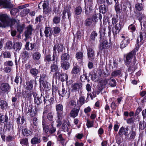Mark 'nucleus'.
Masks as SVG:
<instances>
[{
	"instance_id": "nucleus-1",
	"label": "nucleus",
	"mask_w": 146,
	"mask_h": 146,
	"mask_svg": "<svg viewBox=\"0 0 146 146\" xmlns=\"http://www.w3.org/2000/svg\"><path fill=\"white\" fill-rule=\"evenodd\" d=\"M136 51L135 50H133L127 53L126 55L125 63L126 65H129L130 64L131 59L134 57L133 61L129 66L128 70L129 72H132L134 70V65L137 62L135 57Z\"/></svg>"
},
{
	"instance_id": "nucleus-2",
	"label": "nucleus",
	"mask_w": 146,
	"mask_h": 146,
	"mask_svg": "<svg viewBox=\"0 0 146 146\" xmlns=\"http://www.w3.org/2000/svg\"><path fill=\"white\" fill-rule=\"evenodd\" d=\"M0 27H6L11 26L17 22L15 19H11L9 17V16L6 14H0Z\"/></svg>"
},
{
	"instance_id": "nucleus-3",
	"label": "nucleus",
	"mask_w": 146,
	"mask_h": 146,
	"mask_svg": "<svg viewBox=\"0 0 146 146\" xmlns=\"http://www.w3.org/2000/svg\"><path fill=\"white\" fill-rule=\"evenodd\" d=\"M24 112L27 113H29V115L31 117L35 116L37 113L38 109L36 107L34 108L32 104L29 106L28 104H25L24 108Z\"/></svg>"
},
{
	"instance_id": "nucleus-4",
	"label": "nucleus",
	"mask_w": 146,
	"mask_h": 146,
	"mask_svg": "<svg viewBox=\"0 0 146 146\" xmlns=\"http://www.w3.org/2000/svg\"><path fill=\"white\" fill-rule=\"evenodd\" d=\"M11 90V86L7 82H3L0 85V98H3L4 97L5 93L8 94Z\"/></svg>"
},
{
	"instance_id": "nucleus-5",
	"label": "nucleus",
	"mask_w": 146,
	"mask_h": 146,
	"mask_svg": "<svg viewBox=\"0 0 146 146\" xmlns=\"http://www.w3.org/2000/svg\"><path fill=\"white\" fill-rule=\"evenodd\" d=\"M32 94L34 98L35 103L36 104L39 105L42 103L43 101L44 104H45L48 103V101H47L46 100L47 97L46 98L42 96V94L39 95L35 92H33Z\"/></svg>"
},
{
	"instance_id": "nucleus-6",
	"label": "nucleus",
	"mask_w": 146,
	"mask_h": 146,
	"mask_svg": "<svg viewBox=\"0 0 146 146\" xmlns=\"http://www.w3.org/2000/svg\"><path fill=\"white\" fill-rule=\"evenodd\" d=\"M50 70V72L54 73L52 76L53 78L55 79H57L58 75L59 74L60 72L57 62H54L53 64H51Z\"/></svg>"
},
{
	"instance_id": "nucleus-7",
	"label": "nucleus",
	"mask_w": 146,
	"mask_h": 146,
	"mask_svg": "<svg viewBox=\"0 0 146 146\" xmlns=\"http://www.w3.org/2000/svg\"><path fill=\"white\" fill-rule=\"evenodd\" d=\"M88 58L90 61L94 63L96 62L97 60L95 56L94 50L91 48H87Z\"/></svg>"
},
{
	"instance_id": "nucleus-8",
	"label": "nucleus",
	"mask_w": 146,
	"mask_h": 146,
	"mask_svg": "<svg viewBox=\"0 0 146 146\" xmlns=\"http://www.w3.org/2000/svg\"><path fill=\"white\" fill-rule=\"evenodd\" d=\"M25 118L23 116L19 115L16 118V122L17 124L18 129L19 131L21 130V127H22V126L21 125L25 122Z\"/></svg>"
},
{
	"instance_id": "nucleus-9",
	"label": "nucleus",
	"mask_w": 146,
	"mask_h": 146,
	"mask_svg": "<svg viewBox=\"0 0 146 146\" xmlns=\"http://www.w3.org/2000/svg\"><path fill=\"white\" fill-rule=\"evenodd\" d=\"M121 38L123 39L121 43L120 48L123 49L126 47L130 43V40L129 38L125 35H123Z\"/></svg>"
},
{
	"instance_id": "nucleus-10",
	"label": "nucleus",
	"mask_w": 146,
	"mask_h": 146,
	"mask_svg": "<svg viewBox=\"0 0 146 146\" xmlns=\"http://www.w3.org/2000/svg\"><path fill=\"white\" fill-rule=\"evenodd\" d=\"M33 29L32 25H29L27 27V29L24 32L25 36L27 38H31L32 37V31Z\"/></svg>"
},
{
	"instance_id": "nucleus-11",
	"label": "nucleus",
	"mask_w": 146,
	"mask_h": 146,
	"mask_svg": "<svg viewBox=\"0 0 146 146\" xmlns=\"http://www.w3.org/2000/svg\"><path fill=\"white\" fill-rule=\"evenodd\" d=\"M129 131L128 126H127L125 127L122 126L120 128L118 133L121 136H122L123 135L126 136L129 135L128 131Z\"/></svg>"
},
{
	"instance_id": "nucleus-12",
	"label": "nucleus",
	"mask_w": 146,
	"mask_h": 146,
	"mask_svg": "<svg viewBox=\"0 0 146 146\" xmlns=\"http://www.w3.org/2000/svg\"><path fill=\"white\" fill-rule=\"evenodd\" d=\"M57 115L58 120L57 121L58 124L57 125V127H58L61 125L62 121L64 119L65 114L64 111L57 112Z\"/></svg>"
},
{
	"instance_id": "nucleus-13",
	"label": "nucleus",
	"mask_w": 146,
	"mask_h": 146,
	"mask_svg": "<svg viewBox=\"0 0 146 146\" xmlns=\"http://www.w3.org/2000/svg\"><path fill=\"white\" fill-rule=\"evenodd\" d=\"M98 35L97 33L95 31H92L90 35V43L92 45H94L97 42L96 38Z\"/></svg>"
},
{
	"instance_id": "nucleus-14",
	"label": "nucleus",
	"mask_w": 146,
	"mask_h": 146,
	"mask_svg": "<svg viewBox=\"0 0 146 146\" xmlns=\"http://www.w3.org/2000/svg\"><path fill=\"white\" fill-rule=\"evenodd\" d=\"M61 127L62 129L64 130L66 129V131L68 132V134L69 135L71 133V125L69 122L64 121L62 123Z\"/></svg>"
},
{
	"instance_id": "nucleus-15",
	"label": "nucleus",
	"mask_w": 146,
	"mask_h": 146,
	"mask_svg": "<svg viewBox=\"0 0 146 146\" xmlns=\"http://www.w3.org/2000/svg\"><path fill=\"white\" fill-rule=\"evenodd\" d=\"M0 6H2L5 8H11L13 5L7 0H0Z\"/></svg>"
},
{
	"instance_id": "nucleus-16",
	"label": "nucleus",
	"mask_w": 146,
	"mask_h": 146,
	"mask_svg": "<svg viewBox=\"0 0 146 146\" xmlns=\"http://www.w3.org/2000/svg\"><path fill=\"white\" fill-rule=\"evenodd\" d=\"M123 26V24L121 22H120L115 25V30L113 31V33L114 37L120 32Z\"/></svg>"
},
{
	"instance_id": "nucleus-17",
	"label": "nucleus",
	"mask_w": 146,
	"mask_h": 146,
	"mask_svg": "<svg viewBox=\"0 0 146 146\" xmlns=\"http://www.w3.org/2000/svg\"><path fill=\"white\" fill-rule=\"evenodd\" d=\"M70 90L67 88H63L62 90L59 91V95L62 97H65L67 98H68L70 95Z\"/></svg>"
},
{
	"instance_id": "nucleus-18",
	"label": "nucleus",
	"mask_w": 146,
	"mask_h": 146,
	"mask_svg": "<svg viewBox=\"0 0 146 146\" xmlns=\"http://www.w3.org/2000/svg\"><path fill=\"white\" fill-rule=\"evenodd\" d=\"M101 43L100 47V48L101 50H102L104 48H108L110 47V44L106 40V38H104V39L103 40H100Z\"/></svg>"
},
{
	"instance_id": "nucleus-19",
	"label": "nucleus",
	"mask_w": 146,
	"mask_h": 146,
	"mask_svg": "<svg viewBox=\"0 0 146 146\" xmlns=\"http://www.w3.org/2000/svg\"><path fill=\"white\" fill-rule=\"evenodd\" d=\"M84 55L83 52H78L76 54V58L79 62L80 64H82L83 62Z\"/></svg>"
},
{
	"instance_id": "nucleus-20",
	"label": "nucleus",
	"mask_w": 146,
	"mask_h": 146,
	"mask_svg": "<svg viewBox=\"0 0 146 146\" xmlns=\"http://www.w3.org/2000/svg\"><path fill=\"white\" fill-rule=\"evenodd\" d=\"M70 9L71 8L70 7H66L65 8L64 10L62 13V17H65L66 16L65 15L66 13H67L69 20H70V16L71 15V12L70 11Z\"/></svg>"
},
{
	"instance_id": "nucleus-21",
	"label": "nucleus",
	"mask_w": 146,
	"mask_h": 146,
	"mask_svg": "<svg viewBox=\"0 0 146 146\" xmlns=\"http://www.w3.org/2000/svg\"><path fill=\"white\" fill-rule=\"evenodd\" d=\"M29 72L31 75L34 77H35V82L36 83V79L37 78L38 76H37V75L39 73V71L38 69L35 68H31L29 70Z\"/></svg>"
},
{
	"instance_id": "nucleus-22",
	"label": "nucleus",
	"mask_w": 146,
	"mask_h": 146,
	"mask_svg": "<svg viewBox=\"0 0 146 146\" xmlns=\"http://www.w3.org/2000/svg\"><path fill=\"white\" fill-rule=\"evenodd\" d=\"M64 47L62 44H59L55 45L53 48V51L56 52L57 51L58 53L62 52Z\"/></svg>"
},
{
	"instance_id": "nucleus-23",
	"label": "nucleus",
	"mask_w": 146,
	"mask_h": 146,
	"mask_svg": "<svg viewBox=\"0 0 146 146\" xmlns=\"http://www.w3.org/2000/svg\"><path fill=\"white\" fill-rule=\"evenodd\" d=\"M44 33L45 36L47 38L52 35L53 33L52 29L50 27H46Z\"/></svg>"
},
{
	"instance_id": "nucleus-24",
	"label": "nucleus",
	"mask_w": 146,
	"mask_h": 146,
	"mask_svg": "<svg viewBox=\"0 0 146 146\" xmlns=\"http://www.w3.org/2000/svg\"><path fill=\"white\" fill-rule=\"evenodd\" d=\"M82 86V84L81 83H75L73 84L71 87L72 91L76 92L77 90L80 88Z\"/></svg>"
},
{
	"instance_id": "nucleus-25",
	"label": "nucleus",
	"mask_w": 146,
	"mask_h": 146,
	"mask_svg": "<svg viewBox=\"0 0 146 146\" xmlns=\"http://www.w3.org/2000/svg\"><path fill=\"white\" fill-rule=\"evenodd\" d=\"M122 8L123 11H127L128 10H130L131 12V5L130 3L128 2H124Z\"/></svg>"
},
{
	"instance_id": "nucleus-26",
	"label": "nucleus",
	"mask_w": 146,
	"mask_h": 146,
	"mask_svg": "<svg viewBox=\"0 0 146 146\" xmlns=\"http://www.w3.org/2000/svg\"><path fill=\"white\" fill-rule=\"evenodd\" d=\"M60 64L61 67L64 70H68L70 68V63L67 61H61Z\"/></svg>"
},
{
	"instance_id": "nucleus-27",
	"label": "nucleus",
	"mask_w": 146,
	"mask_h": 146,
	"mask_svg": "<svg viewBox=\"0 0 146 146\" xmlns=\"http://www.w3.org/2000/svg\"><path fill=\"white\" fill-rule=\"evenodd\" d=\"M9 119L8 116L6 113L5 115H2L0 116V122L2 123H4L5 124H7Z\"/></svg>"
},
{
	"instance_id": "nucleus-28",
	"label": "nucleus",
	"mask_w": 146,
	"mask_h": 146,
	"mask_svg": "<svg viewBox=\"0 0 146 146\" xmlns=\"http://www.w3.org/2000/svg\"><path fill=\"white\" fill-rule=\"evenodd\" d=\"M35 44L30 43L29 42H27L25 45V48L27 50H32L34 48Z\"/></svg>"
},
{
	"instance_id": "nucleus-29",
	"label": "nucleus",
	"mask_w": 146,
	"mask_h": 146,
	"mask_svg": "<svg viewBox=\"0 0 146 146\" xmlns=\"http://www.w3.org/2000/svg\"><path fill=\"white\" fill-rule=\"evenodd\" d=\"M22 44L19 42H16L14 43L13 45V49L15 51H19L21 48Z\"/></svg>"
},
{
	"instance_id": "nucleus-30",
	"label": "nucleus",
	"mask_w": 146,
	"mask_h": 146,
	"mask_svg": "<svg viewBox=\"0 0 146 146\" xmlns=\"http://www.w3.org/2000/svg\"><path fill=\"white\" fill-rule=\"evenodd\" d=\"M80 110V108H73L70 112V116L73 117H75L78 115Z\"/></svg>"
},
{
	"instance_id": "nucleus-31",
	"label": "nucleus",
	"mask_w": 146,
	"mask_h": 146,
	"mask_svg": "<svg viewBox=\"0 0 146 146\" xmlns=\"http://www.w3.org/2000/svg\"><path fill=\"white\" fill-rule=\"evenodd\" d=\"M32 58L35 61L39 60L41 57V54L40 52H36L32 54Z\"/></svg>"
},
{
	"instance_id": "nucleus-32",
	"label": "nucleus",
	"mask_w": 146,
	"mask_h": 146,
	"mask_svg": "<svg viewBox=\"0 0 146 146\" xmlns=\"http://www.w3.org/2000/svg\"><path fill=\"white\" fill-rule=\"evenodd\" d=\"M61 78V81L62 82H64L68 80V77L67 75L65 74H61L60 72L58 75L57 78L59 79Z\"/></svg>"
},
{
	"instance_id": "nucleus-33",
	"label": "nucleus",
	"mask_w": 146,
	"mask_h": 146,
	"mask_svg": "<svg viewBox=\"0 0 146 146\" xmlns=\"http://www.w3.org/2000/svg\"><path fill=\"white\" fill-rule=\"evenodd\" d=\"M105 30L106 29L104 28H103L102 27L100 28L99 32L100 33V40H103L104 39V38H106L105 37Z\"/></svg>"
},
{
	"instance_id": "nucleus-34",
	"label": "nucleus",
	"mask_w": 146,
	"mask_h": 146,
	"mask_svg": "<svg viewBox=\"0 0 146 146\" xmlns=\"http://www.w3.org/2000/svg\"><path fill=\"white\" fill-rule=\"evenodd\" d=\"M8 104L7 102L4 100H0V108L2 110L6 109L8 106Z\"/></svg>"
},
{
	"instance_id": "nucleus-35",
	"label": "nucleus",
	"mask_w": 146,
	"mask_h": 146,
	"mask_svg": "<svg viewBox=\"0 0 146 146\" xmlns=\"http://www.w3.org/2000/svg\"><path fill=\"white\" fill-rule=\"evenodd\" d=\"M53 117L52 113H48L47 115V119L50 121V124L49 123V126L50 125H53V123L54 121H53Z\"/></svg>"
},
{
	"instance_id": "nucleus-36",
	"label": "nucleus",
	"mask_w": 146,
	"mask_h": 146,
	"mask_svg": "<svg viewBox=\"0 0 146 146\" xmlns=\"http://www.w3.org/2000/svg\"><path fill=\"white\" fill-rule=\"evenodd\" d=\"M33 80H31L26 83V89L28 90H32L33 88Z\"/></svg>"
},
{
	"instance_id": "nucleus-37",
	"label": "nucleus",
	"mask_w": 146,
	"mask_h": 146,
	"mask_svg": "<svg viewBox=\"0 0 146 146\" xmlns=\"http://www.w3.org/2000/svg\"><path fill=\"white\" fill-rule=\"evenodd\" d=\"M70 55L67 53H64L62 54L61 56V61H67L70 58Z\"/></svg>"
},
{
	"instance_id": "nucleus-38",
	"label": "nucleus",
	"mask_w": 146,
	"mask_h": 146,
	"mask_svg": "<svg viewBox=\"0 0 146 146\" xmlns=\"http://www.w3.org/2000/svg\"><path fill=\"white\" fill-rule=\"evenodd\" d=\"M21 130L22 133L25 136L27 137L32 135L29 130L27 128H24L22 130L21 129Z\"/></svg>"
},
{
	"instance_id": "nucleus-39",
	"label": "nucleus",
	"mask_w": 146,
	"mask_h": 146,
	"mask_svg": "<svg viewBox=\"0 0 146 146\" xmlns=\"http://www.w3.org/2000/svg\"><path fill=\"white\" fill-rule=\"evenodd\" d=\"M42 125L44 131L46 133L48 131L49 127L48 125L46 124V122L44 119L42 121Z\"/></svg>"
},
{
	"instance_id": "nucleus-40",
	"label": "nucleus",
	"mask_w": 146,
	"mask_h": 146,
	"mask_svg": "<svg viewBox=\"0 0 146 146\" xmlns=\"http://www.w3.org/2000/svg\"><path fill=\"white\" fill-rule=\"evenodd\" d=\"M80 68L79 66H75L73 68L71 72L73 74H76L80 72Z\"/></svg>"
},
{
	"instance_id": "nucleus-41",
	"label": "nucleus",
	"mask_w": 146,
	"mask_h": 146,
	"mask_svg": "<svg viewBox=\"0 0 146 146\" xmlns=\"http://www.w3.org/2000/svg\"><path fill=\"white\" fill-rule=\"evenodd\" d=\"M135 8L136 10L141 11L143 10V5L141 3H137L135 4Z\"/></svg>"
},
{
	"instance_id": "nucleus-42",
	"label": "nucleus",
	"mask_w": 146,
	"mask_h": 146,
	"mask_svg": "<svg viewBox=\"0 0 146 146\" xmlns=\"http://www.w3.org/2000/svg\"><path fill=\"white\" fill-rule=\"evenodd\" d=\"M129 139L131 141H133L135 138L136 135V133L135 131H130L129 133Z\"/></svg>"
},
{
	"instance_id": "nucleus-43",
	"label": "nucleus",
	"mask_w": 146,
	"mask_h": 146,
	"mask_svg": "<svg viewBox=\"0 0 146 146\" xmlns=\"http://www.w3.org/2000/svg\"><path fill=\"white\" fill-rule=\"evenodd\" d=\"M13 42L10 40H8L6 43V47L7 49H11L13 48Z\"/></svg>"
},
{
	"instance_id": "nucleus-44",
	"label": "nucleus",
	"mask_w": 146,
	"mask_h": 146,
	"mask_svg": "<svg viewBox=\"0 0 146 146\" xmlns=\"http://www.w3.org/2000/svg\"><path fill=\"white\" fill-rule=\"evenodd\" d=\"M41 141V140L40 138L37 137H34L31 140V142L32 144H35L40 143Z\"/></svg>"
},
{
	"instance_id": "nucleus-45",
	"label": "nucleus",
	"mask_w": 146,
	"mask_h": 146,
	"mask_svg": "<svg viewBox=\"0 0 146 146\" xmlns=\"http://www.w3.org/2000/svg\"><path fill=\"white\" fill-rule=\"evenodd\" d=\"M56 109L57 112L64 111L63 107L62 104H58L56 105Z\"/></svg>"
},
{
	"instance_id": "nucleus-46",
	"label": "nucleus",
	"mask_w": 146,
	"mask_h": 146,
	"mask_svg": "<svg viewBox=\"0 0 146 146\" xmlns=\"http://www.w3.org/2000/svg\"><path fill=\"white\" fill-rule=\"evenodd\" d=\"M100 11L101 13H105L107 11V9H106L105 5H102L99 7Z\"/></svg>"
},
{
	"instance_id": "nucleus-47",
	"label": "nucleus",
	"mask_w": 146,
	"mask_h": 146,
	"mask_svg": "<svg viewBox=\"0 0 146 146\" xmlns=\"http://www.w3.org/2000/svg\"><path fill=\"white\" fill-rule=\"evenodd\" d=\"M20 143L23 146H26L28 144V139L27 138L21 139L20 140Z\"/></svg>"
},
{
	"instance_id": "nucleus-48",
	"label": "nucleus",
	"mask_w": 146,
	"mask_h": 146,
	"mask_svg": "<svg viewBox=\"0 0 146 146\" xmlns=\"http://www.w3.org/2000/svg\"><path fill=\"white\" fill-rule=\"evenodd\" d=\"M112 23L114 25L116 24L118 22V16L117 15H113L112 18Z\"/></svg>"
},
{
	"instance_id": "nucleus-49",
	"label": "nucleus",
	"mask_w": 146,
	"mask_h": 146,
	"mask_svg": "<svg viewBox=\"0 0 146 146\" xmlns=\"http://www.w3.org/2000/svg\"><path fill=\"white\" fill-rule=\"evenodd\" d=\"M139 125L140 129H144L146 127V122L144 121H140L139 123Z\"/></svg>"
},
{
	"instance_id": "nucleus-50",
	"label": "nucleus",
	"mask_w": 146,
	"mask_h": 146,
	"mask_svg": "<svg viewBox=\"0 0 146 146\" xmlns=\"http://www.w3.org/2000/svg\"><path fill=\"white\" fill-rule=\"evenodd\" d=\"M29 9H26L22 10L20 12V15L22 17L26 15L29 12Z\"/></svg>"
},
{
	"instance_id": "nucleus-51",
	"label": "nucleus",
	"mask_w": 146,
	"mask_h": 146,
	"mask_svg": "<svg viewBox=\"0 0 146 146\" xmlns=\"http://www.w3.org/2000/svg\"><path fill=\"white\" fill-rule=\"evenodd\" d=\"M117 82L114 79L110 78V79L109 83L108 84L110 85V86L112 87H115L116 85Z\"/></svg>"
},
{
	"instance_id": "nucleus-52",
	"label": "nucleus",
	"mask_w": 146,
	"mask_h": 146,
	"mask_svg": "<svg viewBox=\"0 0 146 146\" xmlns=\"http://www.w3.org/2000/svg\"><path fill=\"white\" fill-rule=\"evenodd\" d=\"M121 74V71L119 70H116L114 71L111 73V76L113 77H115L120 76Z\"/></svg>"
},
{
	"instance_id": "nucleus-53",
	"label": "nucleus",
	"mask_w": 146,
	"mask_h": 146,
	"mask_svg": "<svg viewBox=\"0 0 146 146\" xmlns=\"http://www.w3.org/2000/svg\"><path fill=\"white\" fill-rule=\"evenodd\" d=\"M82 11L81 7L80 6L77 7L75 9V13L77 15H80Z\"/></svg>"
},
{
	"instance_id": "nucleus-54",
	"label": "nucleus",
	"mask_w": 146,
	"mask_h": 146,
	"mask_svg": "<svg viewBox=\"0 0 146 146\" xmlns=\"http://www.w3.org/2000/svg\"><path fill=\"white\" fill-rule=\"evenodd\" d=\"M15 137L14 135H9L6 137V140L7 142H9L14 140Z\"/></svg>"
},
{
	"instance_id": "nucleus-55",
	"label": "nucleus",
	"mask_w": 146,
	"mask_h": 146,
	"mask_svg": "<svg viewBox=\"0 0 146 146\" xmlns=\"http://www.w3.org/2000/svg\"><path fill=\"white\" fill-rule=\"evenodd\" d=\"M78 102L81 106L82 105L85 103V98L83 96H81L79 99Z\"/></svg>"
},
{
	"instance_id": "nucleus-56",
	"label": "nucleus",
	"mask_w": 146,
	"mask_h": 146,
	"mask_svg": "<svg viewBox=\"0 0 146 146\" xmlns=\"http://www.w3.org/2000/svg\"><path fill=\"white\" fill-rule=\"evenodd\" d=\"M92 23V20L90 18L87 19L85 21V25L87 26H88L91 25Z\"/></svg>"
},
{
	"instance_id": "nucleus-57",
	"label": "nucleus",
	"mask_w": 146,
	"mask_h": 146,
	"mask_svg": "<svg viewBox=\"0 0 146 146\" xmlns=\"http://www.w3.org/2000/svg\"><path fill=\"white\" fill-rule=\"evenodd\" d=\"M4 65L5 66L12 67V66L13 65V63L11 60H8L5 62Z\"/></svg>"
},
{
	"instance_id": "nucleus-58",
	"label": "nucleus",
	"mask_w": 146,
	"mask_h": 146,
	"mask_svg": "<svg viewBox=\"0 0 146 146\" xmlns=\"http://www.w3.org/2000/svg\"><path fill=\"white\" fill-rule=\"evenodd\" d=\"M51 58V56L50 54L46 55L45 56L44 61L45 62H51L52 61Z\"/></svg>"
},
{
	"instance_id": "nucleus-59",
	"label": "nucleus",
	"mask_w": 146,
	"mask_h": 146,
	"mask_svg": "<svg viewBox=\"0 0 146 146\" xmlns=\"http://www.w3.org/2000/svg\"><path fill=\"white\" fill-rule=\"evenodd\" d=\"M60 17H55L53 20V22L56 24L58 23L60 21Z\"/></svg>"
},
{
	"instance_id": "nucleus-60",
	"label": "nucleus",
	"mask_w": 146,
	"mask_h": 146,
	"mask_svg": "<svg viewBox=\"0 0 146 146\" xmlns=\"http://www.w3.org/2000/svg\"><path fill=\"white\" fill-rule=\"evenodd\" d=\"M24 28V26L23 25H18L17 26V31L20 33L23 31Z\"/></svg>"
},
{
	"instance_id": "nucleus-61",
	"label": "nucleus",
	"mask_w": 146,
	"mask_h": 146,
	"mask_svg": "<svg viewBox=\"0 0 146 146\" xmlns=\"http://www.w3.org/2000/svg\"><path fill=\"white\" fill-rule=\"evenodd\" d=\"M74 38H76L77 39L80 40L81 38V32L80 31H78L74 36Z\"/></svg>"
},
{
	"instance_id": "nucleus-62",
	"label": "nucleus",
	"mask_w": 146,
	"mask_h": 146,
	"mask_svg": "<svg viewBox=\"0 0 146 146\" xmlns=\"http://www.w3.org/2000/svg\"><path fill=\"white\" fill-rule=\"evenodd\" d=\"M54 33V34H58L61 31L60 28L56 27L53 28Z\"/></svg>"
},
{
	"instance_id": "nucleus-63",
	"label": "nucleus",
	"mask_w": 146,
	"mask_h": 146,
	"mask_svg": "<svg viewBox=\"0 0 146 146\" xmlns=\"http://www.w3.org/2000/svg\"><path fill=\"white\" fill-rule=\"evenodd\" d=\"M47 78L46 75L44 74H42L40 76L39 82L40 83L43 82L44 81V79Z\"/></svg>"
},
{
	"instance_id": "nucleus-64",
	"label": "nucleus",
	"mask_w": 146,
	"mask_h": 146,
	"mask_svg": "<svg viewBox=\"0 0 146 146\" xmlns=\"http://www.w3.org/2000/svg\"><path fill=\"white\" fill-rule=\"evenodd\" d=\"M115 10L117 13H120V7L119 4H115L114 6Z\"/></svg>"
}]
</instances>
